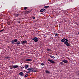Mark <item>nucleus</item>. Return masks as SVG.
Masks as SVG:
<instances>
[{"label": "nucleus", "instance_id": "1", "mask_svg": "<svg viewBox=\"0 0 79 79\" xmlns=\"http://www.w3.org/2000/svg\"><path fill=\"white\" fill-rule=\"evenodd\" d=\"M33 69V68H29L27 69V70H28L26 72L28 74V73H31V72H32V70Z\"/></svg>", "mask_w": 79, "mask_h": 79}, {"label": "nucleus", "instance_id": "2", "mask_svg": "<svg viewBox=\"0 0 79 79\" xmlns=\"http://www.w3.org/2000/svg\"><path fill=\"white\" fill-rule=\"evenodd\" d=\"M32 40H34L35 42H38L39 39L37 38V37H35L33 39H32Z\"/></svg>", "mask_w": 79, "mask_h": 79}, {"label": "nucleus", "instance_id": "3", "mask_svg": "<svg viewBox=\"0 0 79 79\" xmlns=\"http://www.w3.org/2000/svg\"><path fill=\"white\" fill-rule=\"evenodd\" d=\"M64 44L65 45H66L67 47H69V46H70V44L69 43L68 41H65Z\"/></svg>", "mask_w": 79, "mask_h": 79}, {"label": "nucleus", "instance_id": "4", "mask_svg": "<svg viewBox=\"0 0 79 79\" xmlns=\"http://www.w3.org/2000/svg\"><path fill=\"white\" fill-rule=\"evenodd\" d=\"M31 11H27L26 10L24 11V13L26 14V15H27V14H29V13H30Z\"/></svg>", "mask_w": 79, "mask_h": 79}, {"label": "nucleus", "instance_id": "5", "mask_svg": "<svg viewBox=\"0 0 79 79\" xmlns=\"http://www.w3.org/2000/svg\"><path fill=\"white\" fill-rule=\"evenodd\" d=\"M27 42V40L22 41H21V43L22 45H24V44H26Z\"/></svg>", "mask_w": 79, "mask_h": 79}, {"label": "nucleus", "instance_id": "6", "mask_svg": "<svg viewBox=\"0 0 79 79\" xmlns=\"http://www.w3.org/2000/svg\"><path fill=\"white\" fill-rule=\"evenodd\" d=\"M19 75L21 76H22V77L24 76V73H23V72H20L19 73Z\"/></svg>", "mask_w": 79, "mask_h": 79}, {"label": "nucleus", "instance_id": "7", "mask_svg": "<svg viewBox=\"0 0 79 79\" xmlns=\"http://www.w3.org/2000/svg\"><path fill=\"white\" fill-rule=\"evenodd\" d=\"M48 61L50 62V63H52V64H54L55 63V62H54V61H53L52 60H51L48 59Z\"/></svg>", "mask_w": 79, "mask_h": 79}, {"label": "nucleus", "instance_id": "8", "mask_svg": "<svg viewBox=\"0 0 79 79\" xmlns=\"http://www.w3.org/2000/svg\"><path fill=\"white\" fill-rule=\"evenodd\" d=\"M5 58H6V59H7V60H9L11 59V57H10V56H5Z\"/></svg>", "mask_w": 79, "mask_h": 79}, {"label": "nucleus", "instance_id": "9", "mask_svg": "<svg viewBox=\"0 0 79 79\" xmlns=\"http://www.w3.org/2000/svg\"><path fill=\"white\" fill-rule=\"evenodd\" d=\"M61 61H62V62H64V63H66V64L68 63V60H61Z\"/></svg>", "mask_w": 79, "mask_h": 79}, {"label": "nucleus", "instance_id": "10", "mask_svg": "<svg viewBox=\"0 0 79 79\" xmlns=\"http://www.w3.org/2000/svg\"><path fill=\"white\" fill-rule=\"evenodd\" d=\"M16 44H17V45H20V44H21V42L19 41H18L16 42Z\"/></svg>", "mask_w": 79, "mask_h": 79}, {"label": "nucleus", "instance_id": "11", "mask_svg": "<svg viewBox=\"0 0 79 79\" xmlns=\"http://www.w3.org/2000/svg\"><path fill=\"white\" fill-rule=\"evenodd\" d=\"M12 67L13 68H18L19 67L18 65H16L14 66H13Z\"/></svg>", "mask_w": 79, "mask_h": 79}, {"label": "nucleus", "instance_id": "12", "mask_svg": "<svg viewBox=\"0 0 79 79\" xmlns=\"http://www.w3.org/2000/svg\"><path fill=\"white\" fill-rule=\"evenodd\" d=\"M49 56H50L51 58H53V59H55V56L52 55H50Z\"/></svg>", "mask_w": 79, "mask_h": 79}, {"label": "nucleus", "instance_id": "13", "mask_svg": "<svg viewBox=\"0 0 79 79\" xmlns=\"http://www.w3.org/2000/svg\"><path fill=\"white\" fill-rule=\"evenodd\" d=\"M45 73L46 74H50V72L48 70H46Z\"/></svg>", "mask_w": 79, "mask_h": 79}, {"label": "nucleus", "instance_id": "14", "mask_svg": "<svg viewBox=\"0 0 79 79\" xmlns=\"http://www.w3.org/2000/svg\"><path fill=\"white\" fill-rule=\"evenodd\" d=\"M26 61H32V60L29 59H27L25 60Z\"/></svg>", "mask_w": 79, "mask_h": 79}, {"label": "nucleus", "instance_id": "15", "mask_svg": "<svg viewBox=\"0 0 79 79\" xmlns=\"http://www.w3.org/2000/svg\"><path fill=\"white\" fill-rule=\"evenodd\" d=\"M45 10V9H42L41 10H40V12H43Z\"/></svg>", "mask_w": 79, "mask_h": 79}, {"label": "nucleus", "instance_id": "16", "mask_svg": "<svg viewBox=\"0 0 79 79\" xmlns=\"http://www.w3.org/2000/svg\"><path fill=\"white\" fill-rule=\"evenodd\" d=\"M61 42H65V40H64V38L62 39L61 40Z\"/></svg>", "mask_w": 79, "mask_h": 79}, {"label": "nucleus", "instance_id": "17", "mask_svg": "<svg viewBox=\"0 0 79 79\" xmlns=\"http://www.w3.org/2000/svg\"><path fill=\"white\" fill-rule=\"evenodd\" d=\"M24 68L25 69H27L28 68V65H26L24 66Z\"/></svg>", "mask_w": 79, "mask_h": 79}, {"label": "nucleus", "instance_id": "18", "mask_svg": "<svg viewBox=\"0 0 79 79\" xmlns=\"http://www.w3.org/2000/svg\"><path fill=\"white\" fill-rule=\"evenodd\" d=\"M48 7H50V6H45L44 7V8H48Z\"/></svg>", "mask_w": 79, "mask_h": 79}, {"label": "nucleus", "instance_id": "19", "mask_svg": "<svg viewBox=\"0 0 79 79\" xmlns=\"http://www.w3.org/2000/svg\"><path fill=\"white\" fill-rule=\"evenodd\" d=\"M13 65H10V69H13Z\"/></svg>", "mask_w": 79, "mask_h": 79}, {"label": "nucleus", "instance_id": "20", "mask_svg": "<svg viewBox=\"0 0 79 79\" xmlns=\"http://www.w3.org/2000/svg\"><path fill=\"white\" fill-rule=\"evenodd\" d=\"M37 71V70L32 69V72H36Z\"/></svg>", "mask_w": 79, "mask_h": 79}, {"label": "nucleus", "instance_id": "21", "mask_svg": "<svg viewBox=\"0 0 79 79\" xmlns=\"http://www.w3.org/2000/svg\"><path fill=\"white\" fill-rule=\"evenodd\" d=\"M60 64H62V65H64V63L63 62H60Z\"/></svg>", "mask_w": 79, "mask_h": 79}, {"label": "nucleus", "instance_id": "22", "mask_svg": "<svg viewBox=\"0 0 79 79\" xmlns=\"http://www.w3.org/2000/svg\"><path fill=\"white\" fill-rule=\"evenodd\" d=\"M55 36H58V35H59V34L58 33H56L55 34Z\"/></svg>", "mask_w": 79, "mask_h": 79}, {"label": "nucleus", "instance_id": "23", "mask_svg": "<svg viewBox=\"0 0 79 79\" xmlns=\"http://www.w3.org/2000/svg\"><path fill=\"white\" fill-rule=\"evenodd\" d=\"M15 41L12 40V41H11V43H12V44H14L15 43Z\"/></svg>", "mask_w": 79, "mask_h": 79}, {"label": "nucleus", "instance_id": "24", "mask_svg": "<svg viewBox=\"0 0 79 79\" xmlns=\"http://www.w3.org/2000/svg\"><path fill=\"white\" fill-rule=\"evenodd\" d=\"M28 76V75L27 74H26L25 76H24V77H27Z\"/></svg>", "mask_w": 79, "mask_h": 79}, {"label": "nucleus", "instance_id": "25", "mask_svg": "<svg viewBox=\"0 0 79 79\" xmlns=\"http://www.w3.org/2000/svg\"><path fill=\"white\" fill-rule=\"evenodd\" d=\"M14 42H17V41H18V40H17V39H15L14 40Z\"/></svg>", "mask_w": 79, "mask_h": 79}, {"label": "nucleus", "instance_id": "26", "mask_svg": "<svg viewBox=\"0 0 79 79\" xmlns=\"http://www.w3.org/2000/svg\"><path fill=\"white\" fill-rule=\"evenodd\" d=\"M27 7H24V10H27Z\"/></svg>", "mask_w": 79, "mask_h": 79}, {"label": "nucleus", "instance_id": "27", "mask_svg": "<svg viewBox=\"0 0 79 79\" xmlns=\"http://www.w3.org/2000/svg\"><path fill=\"white\" fill-rule=\"evenodd\" d=\"M64 39L65 40H66V42H68L69 41V40H68V39H67L64 38Z\"/></svg>", "mask_w": 79, "mask_h": 79}, {"label": "nucleus", "instance_id": "28", "mask_svg": "<svg viewBox=\"0 0 79 79\" xmlns=\"http://www.w3.org/2000/svg\"><path fill=\"white\" fill-rule=\"evenodd\" d=\"M19 16V14H18L15 15V16H16V17H18Z\"/></svg>", "mask_w": 79, "mask_h": 79}, {"label": "nucleus", "instance_id": "29", "mask_svg": "<svg viewBox=\"0 0 79 79\" xmlns=\"http://www.w3.org/2000/svg\"><path fill=\"white\" fill-rule=\"evenodd\" d=\"M47 51H48V52H50V51H51V49H48L47 50Z\"/></svg>", "mask_w": 79, "mask_h": 79}, {"label": "nucleus", "instance_id": "30", "mask_svg": "<svg viewBox=\"0 0 79 79\" xmlns=\"http://www.w3.org/2000/svg\"><path fill=\"white\" fill-rule=\"evenodd\" d=\"M4 31V29H2V30L0 31V32H3Z\"/></svg>", "mask_w": 79, "mask_h": 79}, {"label": "nucleus", "instance_id": "31", "mask_svg": "<svg viewBox=\"0 0 79 79\" xmlns=\"http://www.w3.org/2000/svg\"><path fill=\"white\" fill-rule=\"evenodd\" d=\"M41 64V65H42V66H44V64L43 63H42Z\"/></svg>", "mask_w": 79, "mask_h": 79}, {"label": "nucleus", "instance_id": "32", "mask_svg": "<svg viewBox=\"0 0 79 79\" xmlns=\"http://www.w3.org/2000/svg\"><path fill=\"white\" fill-rule=\"evenodd\" d=\"M24 68V67H23V66H22V67H21V69H23V68Z\"/></svg>", "mask_w": 79, "mask_h": 79}, {"label": "nucleus", "instance_id": "33", "mask_svg": "<svg viewBox=\"0 0 79 79\" xmlns=\"http://www.w3.org/2000/svg\"><path fill=\"white\" fill-rule=\"evenodd\" d=\"M32 18H33V19H35V17L34 16H33Z\"/></svg>", "mask_w": 79, "mask_h": 79}, {"label": "nucleus", "instance_id": "34", "mask_svg": "<svg viewBox=\"0 0 79 79\" xmlns=\"http://www.w3.org/2000/svg\"><path fill=\"white\" fill-rule=\"evenodd\" d=\"M74 24H77V22H75L74 23Z\"/></svg>", "mask_w": 79, "mask_h": 79}, {"label": "nucleus", "instance_id": "35", "mask_svg": "<svg viewBox=\"0 0 79 79\" xmlns=\"http://www.w3.org/2000/svg\"><path fill=\"white\" fill-rule=\"evenodd\" d=\"M18 23H20V21H18Z\"/></svg>", "mask_w": 79, "mask_h": 79}, {"label": "nucleus", "instance_id": "36", "mask_svg": "<svg viewBox=\"0 0 79 79\" xmlns=\"http://www.w3.org/2000/svg\"><path fill=\"white\" fill-rule=\"evenodd\" d=\"M78 76H79V73L78 74Z\"/></svg>", "mask_w": 79, "mask_h": 79}, {"label": "nucleus", "instance_id": "37", "mask_svg": "<svg viewBox=\"0 0 79 79\" xmlns=\"http://www.w3.org/2000/svg\"><path fill=\"white\" fill-rule=\"evenodd\" d=\"M78 34L79 35V32H78Z\"/></svg>", "mask_w": 79, "mask_h": 79}]
</instances>
